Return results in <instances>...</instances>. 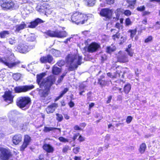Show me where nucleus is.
<instances>
[{"instance_id":"e433bc0d","label":"nucleus","mask_w":160,"mask_h":160,"mask_svg":"<svg viewBox=\"0 0 160 160\" xmlns=\"http://www.w3.org/2000/svg\"><path fill=\"white\" fill-rule=\"evenodd\" d=\"M115 27L118 29V32H119L121 29H122L123 28V25L120 24L119 23L117 22L114 26Z\"/></svg>"},{"instance_id":"6e6552de","label":"nucleus","mask_w":160,"mask_h":160,"mask_svg":"<svg viewBox=\"0 0 160 160\" xmlns=\"http://www.w3.org/2000/svg\"><path fill=\"white\" fill-rule=\"evenodd\" d=\"M1 6L3 10H8L13 9L15 6V4L12 0H3Z\"/></svg>"},{"instance_id":"cd10ccee","label":"nucleus","mask_w":160,"mask_h":160,"mask_svg":"<svg viewBox=\"0 0 160 160\" xmlns=\"http://www.w3.org/2000/svg\"><path fill=\"white\" fill-rule=\"evenodd\" d=\"M131 84L129 83H127L124 86L123 88V92L126 94L129 93L131 90Z\"/></svg>"},{"instance_id":"13d9d810","label":"nucleus","mask_w":160,"mask_h":160,"mask_svg":"<svg viewBox=\"0 0 160 160\" xmlns=\"http://www.w3.org/2000/svg\"><path fill=\"white\" fill-rule=\"evenodd\" d=\"M132 120V118L130 116H128L126 119V122L128 123H130Z\"/></svg>"},{"instance_id":"58836bf2","label":"nucleus","mask_w":160,"mask_h":160,"mask_svg":"<svg viewBox=\"0 0 160 160\" xmlns=\"http://www.w3.org/2000/svg\"><path fill=\"white\" fill-rule=\"evenodd\" d=\"M31 138L28 135L25 136L24 142L28 144H29L31 141Z\"/></svg>"},{"instance_id":"c03bdc74","label":"nucleus","mask_w":160,"mask_h":160,"mask_svg":"<svg viewBox=\"0 0 160 160\" xmlns=\"http://www.w3.org/2000/svg\"><path fill=\"white\" fill-rule=\"evenodd\" d=\"M145 8L144 6L143 5L140 7H138L136 8V10L138 11L143 12L145 10Z\"/></svg>"},{"instance_id":"774afa93","label":"nucleus","mask_w":160,"mask_h":160,"mask_svg":"<svg viewBox=\"0 0 160 160\" xmlns=\"http://www.w3.org/2000/svg\"><path fill=\"white\" fill-rule=\"evenodd\" d=\"M81 157L75 156L74 157V160H81Z\"/></svg>"},{"instance_id":"0e129e2a","label":"nucleus","mask_w":160,"mask_h":160,"mask_svg":"<svg viewBox=\"0 0 160 160\" xmlns=\"http://www.w3.org/2000/svg\"><path fill=\"white\" fill-rule=\"evenodd\" d=\"M68 105L71 108H72L74 106V103L72 101H70L68 103Z\"/></svg>"},{"instance_id":"ddd939ff","label":"nucleus","mask_w":160,"mask_h":160,"mask_svg":"<svg viewBox=\"0 0 160 160\" xmlns=\"http://www.w3.org/2000/svg\"><path fill=\"white\" fill-rule=\"evenodd\" d=\"M46 75V74L45 72H42L39 74H38L36 75V82L39 85L40 88H43L44 86V79L42 82L41 81Z\"/></svg>"},{"instance_id":"de8ad7c7","label":"nucleus","mask_w":160,"mask_h":160,"mask_svg":"<svg viewBox=\"0 0 160 160\" xmlns=\"http://www.w3.org/2000/svg\"><path fill=\"white\" fill-rule=\"evenodd\" d=\"M123 13L125 16H129L132 14L131 12L129 10H125Z\"/></svg>"},{"instance_id":"6ab92c4d","label":"nucleus","mask_w":160,"mask_h":160,"mask_svg":"<svg viewBox=\"0 0 160 160\" xmlns=\"http://www.w3.org/2000/svg\"><path fill=\"white\" fill-rule=\"evenodd\" d=\"M58 107V105L56 103H53L49 106L46 108V111L48 114L53 113L56 108Z\"/></svg>"},{"instance_id":"4468645a","label":"nucleus","mask_w":160,"mask_h":160,"mask_svg":"<svg viewBox=\"0 0 160 160\" xmlns=\"http://www.w3.org/2000/svg\"><path fill=\"white\" fill-rule=\"evenodd\" d=\"M15 95L12 94V91L8 90L4 92V93L2 97L3 100H13Z\"/></svg>"},{"instance_id":"a878e982","label":"nucleus","mask_w":160,"mask_h":160,"mask_svg":"<svg viewBox=\"0 0 160 160\" xmlns=\"http://www.w3.org/2000/svg\"><path fill=\"white\" fill-rule=\"evenodd\" d=\"M26 26V24L24 22H22L21 24H18L16 26V32H18L20 30L24 28Z\"/></svg>"},{"instance_id":"2eb2a0df","label":"nucleus","mask_w":160,"mask_h":160,"mask_svg":"<svg viewBox=\"0 0 160 160\" xmlns=\"http://www.w3.org/2000/svg\"><path fill=\"white\" fill-rule=\"evenodd\" d=\"M53 59L52 56L50 54H48L46 56L41 57L40 61L42 63H51L52 62Z\"/></svg>"},{"instance_id":"f704fd0d","label":"nucleus","mask_w":160,"mask_h":160,"mask_svg":"<svg viewBox=\"0 0 160 160\" xmlns=\"http://www.w3.org/2000/svg\"><path fill=\"white\" fill-rule=\"evenodd\" d=\"M9 34V31H3L0 32V37L1 38H6L7 35Z\"/></svg>"},{"instance_id":"f8f14e48","label":"nucleus","mask_w":160,"mask_h":160,"mask_svg":"<svg viewBox=\"0 0 160 160\" xmlns=\"http://www.w3.org/2000/svg\"><path fill=\"white\" fill-rule=\"evenodd\" d=\"M111 10L108 8L102 9L100 12V15L102 17H104L108 19L111 18Z\"/></svg>"},{"instance_id":"5701e85b","label":"nucleus","mask_w":160,"mask_h":160,"mask_svg":"<svg viewBox=\"0 0 160 160\" xmlns=\"http://www.w3.org/2000/svg\"><path fill=\"white\" fill-rule=\"evenodd\" d=\"M121 71H119V70H117L116 72L114 73V75H112L111 72H108L107 73V75L109 78L112 79L115 78H117L119 77L120 76V73H121Z\"/></svg>"},{"instance_id":"0eeeda50","label":"nucleus","mask_w":160,"mask_h":160,"mask_svg":"<svg viewBox=\"0 0 160 160\" xmlns=\"http://www.w3.org/2000/svg\"><path fill=\"white\" fill-rule=\"evenodd\" d=\"M34 86L33 85H24L15 87L14 88L15 92L16 93H20L26 92L33 89Z\"/></svg>"},{"instance_id":"ea45409f","label":"nucleus","mask_w":160,"mask_h":160,"mask_svg":"<svg viewBox=\"0 0 160 160\" xmlns=\"http://www.w3.org/2000/svg\"><path fill=\"white\" fill-rule=\"evenodd\" d=\"M46 89L47 90L46 91H43L42 93V95L41 96L42 97L45 98L48 96L49 93L48 91L49 90H48V89Z\"/></svg>"},{"instance_id":"a18cd8bd","label":"nucleus","mask_w":160,"mask_h":160,"mask_svg":"<svg viewBox=\"0 0 160 160\" xmlns=\"http://www.w3.org/2000/svg\"><path fill=\"white\" fill-rule=\"evenodd\" d=\"M152 37L151 36H148L145 39L144 42L145 43H148L151 42L152 40Z\"/></svg>"},{"instance_id":"680f3d73","label":"nucleus","mask_w":160,"mask_h":160,"mask_svg":"<svg viewBox=\"0 0 160 160\" xmlns=\"http://www.w3.org/2000/svg\"><path fill=\"white\" fill-rule=\"evenodd\" d=\"M68 148H69V147L68 146H66L65 147L63 148L62 152H67L68 151Z\"/></svg>"},{"instance_id":"1a4fd4ad","label":"nucleus","mask_w":160,"mask_h":160,"mask_svg":"<svg viewBox=\"0 0 160 160\" xmlns=\"http://www.w3.org/2000/svg\"><path fill=\"white\" fill-rule=\"evenodd\" d=\"M0 62L9 68H11L17 66L20 62L18 61L10 62L8 58L4 57L0 58Z\"/></svg>"},{"instance_id":"c9c22d12","label":"nucleus","mask_w":160,"mask_h":160,"mask_svg":"<svg viewBox=\"0 0 160 160\" xmlns=\"http://www.w3.org/2000/svg\"><path fill=\"white\" fill-rule=\"evenodd\" d=\"M146 148V145L145 143H143L140 145L139 151L141 153H142L144 152Z\"/></svg>"},{"instance_id":"3c124183","label":"nucleus","mask_w":160,"mask_h":160,"mask_svg":"<svg viewBox=\"0 0 160 160\" xmlns=\"http://www.w3.org/2000/svg\"><path fill=\"white\" fill-rule=\"evenodd\" d=\"M59 140L62 142H68V140L64 138L63 137H60L59 138Z\"/></svg>"},{"instance_id":"2f4dec72","label":"nucleus","mask_w":160,"mask_h":160,"mask_svg":"<svg viewBox=\"0 0 160 160\" xmlns=\"http://www.w3.org/2000/svg\"><path fill=\"white\" fill-rule=\"evenodd\" d=\"M127 2L128 4V7L133 9L134 8V6L136 3L137 0H128Z\"/></svg>"},{"instance_id":"4c0bfd02","label":"nucleus","mask_w":160,"mask_h":160,"mask_svg":"<svg viewBox=\"0 0 160 160\" xmlns=\"http://www.w3.org/2000/svg\"><path fill=\"white\" fill-rule=\"evenodd\" d=\"M12 76L13 79L16 81H18L21 78L20 75L18 73H14L13 74Z\"/></svg>"},{"instance_id":"338daca9","label":"nucleus","mask_w":160,"mask_h":160,"mask_svg":"<svg viewBox=\"0 0 160 160\" xmlns=\"http://www.w3.org/2000/svg\"><path fill=\"white\" fill-rule=\"evenodd\" d=\"M74 128L75 130H82L81 128H80L78 125L75 126L74 127Z\"/></svg>"},{"instance_id":"49530a36","label":"nucleus","mask_w":160,"mask_h":160,"mask_svg":"<svg viewBox=\"0 0 160 160\" xmlns=\"http://www.w3.org/2000/svg\"><path fill=\"white\" fill-rule=\"evenodd\" d=\"M29 144L24 142L22 145L20 150L21 151H23L26 148Z\"/></svg>"},{"instance_id":"412c9836","label":"nucleus","mask_w":160,"mask_h":160,"mask_svg":"<svg viewBox=\"0 0 160 160\" xmlns=\"http://www.w3.org/2000/svg\"><path fill=\"white\" fill-rule=\"evenodd\" d=\"M105 77L104 75H101L100 78L98 79V83L102 87L106 86L107 84L108 81L105 79Z\"/></svg>"},{"instance_id":"e2e57ef3","label":"nucleus","mask_w":160,"mask_h":160,"mask_svg":"<svg viewBox=\"0 0 160 160\" xmlns=\"http://www.w3.org/2000/svg\"><path fill=\"white\" fill-rule=\"evenodd\" d=\"M57 64L58 66H59L60 67H62L63 65V62L61 61L58 62L57 63Z\"/></svg>"},{"instance_id":"dca6fc26","label":"nucleus","mask_w":160,"mask_h":160,"mask_svg":"<svg viewBox=\"0 0 160 160\" xmlns=\"http://www.w3.org/2000/svg\"><path fill=\"white\" fill-rule=\"evenodd\" d=\"M44 22V21L41 19L38 18L35 19L33 21L30 22V24L28 26V27L33 28H35L39 24H41Z\"/></svg>"},{"instance_id":"864d4df0","label":"nucleus","mask_w":160,"mask_h":160,"mask_svg":"<svg viewBox=\"0 0 160 160\" xmlns=\"http://www.w3.org/2000/svg\"><path fill=\"white\" fill-rule=\"evenodd\" d=\"M115 0H106V3L109 5L113 4L115 2Z\"/></svg>"},{"instance_id":"20e7f679","label":"nucleus","mask_w":160,"mask_h":160,"mask_svg":"<svg viewBox=\"0 0 160 160\" xmlns=\"http://www.w3.org/2000/svg\"><path fill=\"white\" fill-rule=\"evenodd\" d=\"M33 46L28 45V43L22 41L20 42L17 46L18 51L22 53H26L31 49H32Z\"/></svg>"},{"instance_id":"603ef678","label":"nucleus","mask_w":160,"mask_h":160,"mask_svg":"<svg viewBox=\"0 0 160 160\" xmlns=\"http://www.w3.org/2000/svg\"><path fill=\"white\" fill-rule=\"evenodd\" d=\"M80 149V148H79L78 147H76L73 149V152L75 154H77L79 152Z\"/></svg>"},{"instance_id":"39448f33","label":"nucleus","mask_w":160,"mask_h":160,"mask_svg":"<svg viewBox=\"0 0 160 160\" xmlns=\"http://www.w3.org/2000/svg\"><path fill=\"white\" fill-rule=\"evenodd\" d=\"M56 81L55 77L53 75H51L48 77L46 79H44V86L43 87L45 89L49 90L50 89Z\"/></svg>"},{"instance_id":"9b49d317","label":"nucleus","mask_w":160,"mask_h":160,"mask_svg":"<svg viewBox=\"0 0 160 160\" xmlns=\"http://www.w3.org/2000/svg\"><path fill=\"white\" fill-rule=\"evenodd\" d=\"M100 47V44L95 42H93L88 46L87 51L89 53H93L97 51Z\"/></svg>"},{"instance_id":"bb28decb","label":"nucleus","mask_w":160,"mask_h":160,"mask_svg":"<svg viewBox=\"0 0 160 160\" xmlns=\"http://www.w3.org/2000/svg\"><path fill=\"white\" fill-rule=\"evenodd\" d=\"M56 129L58 130L59 132H61V129L59 128L48 127H45L43 131L45 132H48L51 131L55 132V130Z\"/></svg>"},{"instance_id":"f03ea898","label":"nucleus","mask_w":160,"mask_h":160,"mask_svg":"<svg viewBox=\"0 0 160 160\" xmlns=\"http://www.w3.org/2000/svg\"><path fill=\"white\" fill-rule=\"evenodd\" d=\"M88 19L86 15L78 12H74L72 16V21L77 24H82L86 22Z\"/></svg>"},{"instance_id":"bf43d9fd","label":"nucleus","mask_w":160,"mask_h":160,"mask_svg":"<svg viewBox=\"0 0 160 160\" xmlns=\"http://www.w3.org/2000/svg\"><path fill=\"white\" fill-rule=\"evenodd\" d=\"M110 138V135L109 134H107L105 137V142L108 141Z\"/></svg>"},{"instance_id":"9d476101","label":"nucleus","mask_w":160,"mask_h":160,"mask_svg":"<svg viewBox=\"0 0 160 160\" xmlns=\"http://www.w3.org/2000/svg\"><path fill=\"white\" fill-rule=\"evenodd\" d=\"M37 11L39 12L46 14L48 13L51 8L49 4L46 3H42L37 6Z\"/></svg>"},{"instance_id":"09e8293b","label":"nucleus","mask_w":160,"mask_h":160,"mask_svg":"<svg viewBox=\"0 0 160 160\" xmlns=\"http://www.w3.org/2000/svg\"><path fill=\"white\" fill-rule=\"evenodd\" d=\"M125 51L127 52L128 54L130 57L133 56V52L131 50H128V49H126Z\"/></svg>"},{"instance_id":"72a5a7b5","label":"nucleus","mask_w":160,"mask_h":160,"mask_svg":"<svg viewBox=\"0 0 160 160\" xmlns=\"http://www.w3.org/2000/svg\"><path fill=\"white\" fill-rule=\"evenodd\" d=\"M128 32L130 33V37L131 38H133L134 36L136 34L137 32V29L135 28L134 29H129Z\"/></svg>"},{"instance_id":"052dcab7","label":"nucleus","mask_w":160,"mask_h":160,"mask_svg":"<svg viewBox=\"0 0 160 160\" xmlns=\"http://www.w3.org/2000/svg\"><path fill=\"white\" fill-rule=\"evenodd\" d=\"M150 12L147 11H144L142 14V16H143L148 15L150 14Z\"/></svg>"},{"instance_id":"c85d7f7f","label":"nucleus","mask_w":160,"mask_h":160,"mask_svg":"<svg viewBox=\"0 0 160 160\" xmlns=\"http://www.w3.org/2000/svg\"><path fill=\"white\" fill-rule=\"evenodd\" d=\"M121 36V34L119 33V32H117L115 34L112 35V37L113 40L114 41L118 42L120 38H122V36Z\"/></svg>"},{"instance_id":"aec40b11","label":"nucleus","mask_w":160,"mask_h":160,"mask_svg":"<svg viewBox=\"0 0 160 160\" xmlns=\"http://www.w3.org/2000/svg\"><path fill=\"white\" fill-rule=\"evenodd\" d=\"M31 103V101H18L17 104L19 108H22L28 106Z\"/></svg>"},{"instance_id":"c756f323","label":"nucleus","mask_w":160,"mask_h":160,"mask_svg":"<svg viewBox=\"0 0 160 160\" xmlns=\"http://www.w3.org/2000/svg\"><path fill=\"white\" fill-rule=\"evenodd\" d=\"M61 72V69L58 67L53 66L52 70V72L53 74L55 75H58Z\"/></svg>"},{"instance_id":"69168bd1","label":"nucleus","mask_w":160,"mask_h":160,"mask_svg":"<svg viewBox=\"0 0 160 160\" xmlns=\"http://www.w3.org/2000/svg\"><path fill=\"white\" fill-rule=\"evenodd\" d=\"M72 38L70 37L66 39L63 42L65 44H67L68 43V41L70 42V40Z\"/></svg>"},{"instance_id":"4be33fe9","label":"nucleus","mask_w":160,"mask_h":160,"mask_svg":"<svg viewBox=\"0 0 160 160\" xmlns=\"http://www.w3.org/2000/svg\"><path fill=\"white\" fill-rule=\"evenodd\" d=\"M22 140V135L20 134H17L14 135L12 138L13 143L15 144H18Z\"/></svg>"},{"instance_id":"7c9ffc66","label":"nucleus","mask_w":160,"mask_h":160,"mask_svg":"<svg viewBox=\"0 0 160 160\" xmlns=\"http://www.w3.org/2000/svg\"><path fill=\"white\" fill-rule=\"evenodd\" d=\"M116 50V47L112 45H111V46H107L106 48L107 52L109 53H110L115 51Z\"/></svg>"},{"instance_id":"a19ab883","label":"nucleus","mask_w":160,"mask_h":160,"mask_svg":"<svg viewBox=\"0 0 160 160\" xmlns=\"http://www.w3.org/2000/svg\"><path fill=\"white\" fill-rule=\"evenodd\" d=\"M56 115L57 116V120L58 122H61L62 120L63 117L61 114H59V113H57L56 114Z\"/></svg>"},{"instance_id":"37998d69","label":"nucleus","mask_w":160,"mask_h":160,"mask_svg":"<svg viewBox=\"0 0 160 160\" xmlns=\"http://www.w3.org/2000/svg\"><path fill=\"white\" fill-rule=\"evenodd\" d=\"M67 73V72L63 73L60 76V78L58 79L57 82L58 83H60L63 80V78L65 76Z\"/></svg>"},{"instance_id":"7ed1b4c3","label":"nucleus","mask_w":160,"mask_h":160,"mask_svg":"<svg viewBox=\"0 0 160 160\" xmlns=\"http://www.w3.org/2000/svg\"><path fill=\"white\" fill-rule=\"evenodd\" d=\"M44 34L48 37L52 38H64L68 36V33L65 31L56 29L54 31L49 30L44 32Z\"/></svg>"},{"instance_id":"4d7b16f0","label":"nucleus","mask_w":160,"mask_h":160,"mask_svg":"<svg viewBox=\"0 0 160 160\" xmlns=\"http://www.w3.org/2000/svg\"><path fill=\"white\" fill-rule=\"evenodd\" d=\"M8 42L11 45H13L15 43V40L11 38L9 39Z\"/></svg>"},{"instance_id":"473e14b6","label":"nucleus","mask_w":160,"mask_h":160,"mask_svg":"<svg viewBox=\"0 0 160 160\" xmlns=\"http://www.w3.org/2000/svg\"><path fill=\"white\" fill-rule=\"evenodd\" d=\"M85 2L88 6L91 7L94 5L96 2L95 0H85Z\"/></svg>"},{"instance_id":"f257e3e1","label":"nucleus","mask_w":160,"mask_h":160,"mask_svg":"<svg viewBox=\"0 0 160 160\" xmlns=\"http://www.w3.org/2000/svg\"><path fill=\"white\" fill-rule=\"evenodd\" d=\"M82 57L72 53L68 54L65 58L67 63L69 65L68 68L69 71H73L76 69L78 65L82 63Z\"/></svg>"},{"instance_id":"f3484780","label":"nucleus","mask_w":160,"mask_h":160,"mask_svg":"<svg viewBox=\"0 0 160 160\" xmlns=\"http://www.w3.org/2000/svg\"><path fill=\"white\" fill-rule=\"evenodd\" d=\"M117 61L121 63L127 62L129 61L128 56L125 54L119 55L117 57Z\"/></svg>"},{"instance_id":"423d86ee","label":"nucleus","mask_w":160,"mask_h":160,"mask_svg":"<svg viewBox=\"0 0 160 160\" xmlns=\"http://www.w3.org/2000/svg\"><path fill=\"white\" fill-rule=\"evenodd\" d=\"M12 157L11 152L4 148H0V159L1 160H8Z\"/></svg>"},{"instance_id":"a211bd4d","label":"nucleus","mask_w":160,"mask_h":160,"mask_svg":"<svg viewBox=\"0 0 160 160\" xmlns=\"http://www.w3.org/2000/svg\"><path fill=\"white\" fill-rule=\"evenodd\" d=\"M9 119V123L13 127L16 128L19 125L20 122L17 117L11 118Z\"/></svg>"},{"instance_id":"6e6d98bb","label":"nucleus","mask_w":160,"mask_h":160,"mask_svg":"<svg viewBox=\"0 0 160 160\" xmlns=\"http://www.w3.org/2000/svg\"><path fill=\"white\" fill-rule=\"evenodd\" d=\"M68 90L69 89L68 88H65L63 91L61 92L60 93L61 94V95H62L63 96L64 94L66 93L68 91Z\"/></svg>"},{"instance_id":"79ce46f5","label":"nucleus","mask_w":160,"mask_h":160,"mask_svg":"<svg viewBox=\"0 0 160 160\" xmlns=\"http://www.w3.org/2000/svg\"><path fill=\"white\" fill-rule=\"evenodd\" d=\"M132 22L129 18H128L126 19L125 20V24L126 26H129L131 25L132 24Z\"/></svg>"},{"instance_id":"393cba45","label":"nucleus","mask_w":160,"mask_h":160,"mask_svg":"<svg viewBox=\"0 0 160 160\" xmlns=\"http://www.w3.org/2000/svg\"><path fill=\"white\" fill-rule=\"evenodd\" d=\"M21 114L20 113L16 110H12L8 114L9 119L16 117L15 116L16 115Z\"/></svg>"},{"instance_id":"b1692460","label":"nucleus","mask_w":160,"mask_h":160,"mask_svg":"<svg viewBox=\"0 0 160 160\" xmlns=\"http://www.w3.org/2000/svg\"><path fill=\"white\" fill-rule=\"evenodd\" d=\"M42 148L48 153H52L54 151V148L49 144H44Z\"/></svg>"},{"instance_id":"5fc2aeb1","label":"nucleus","mask_w":160,"mask_h":160,"mask_svg":"<svg viewBox=\"0 0 160 160\" xmlns=\"http://www.w3.org/2000/svg\"><path fill=\"white\" fill-rule=\"evenodd\" d=\"M13 101H3V103L5 104V106L8 105L9 104L12 103Z\"/></svg>"},{"instance_id":"8fccbe9b","label":"nucleus","mask_w":160,"mask_h":160,"mask_svg":"<svg viewBox=\"0 0 160 160\" xmlns=\"http://www.w3.org/2000/svg\"><path fill=\"white\" fill-rule=\"evenodd\" d=\"M18 99V100H30V98L28 97H20Z\"/></svg>"}]
</instances>
